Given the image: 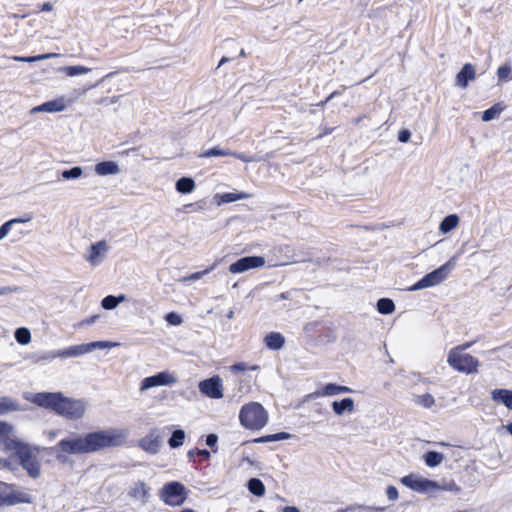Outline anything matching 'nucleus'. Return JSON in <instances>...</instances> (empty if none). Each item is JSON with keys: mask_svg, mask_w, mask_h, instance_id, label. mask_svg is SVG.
<instances>
[{"mask_svg": "<svg viewBox=\"0 0 512 512\" xmlns=\"http://www.w3.org/2000/svg\"><path fill=\"white\" fill-rule=\"evenodd\" d=\"M401 483L419 493H431L440 489L437 482L413 474L402 477Z\"/></svg>", "mask_w": 512, "mask_h": 512, "instance_id": "obj_9", "label": "nucleus"}, {"mask_svg": "<svg viewBox=\"0 0 512 512\" xmlns=\"http://www.w3.org/2000/svg\"><path fill=\"white\" fill-rule=\"evenodd\" d=\"M3 449L11 452L18 458L19 464L27 472L28 476L37 479L41 475V459L38 449L16 438L14 431L4 439Z\"/></svg>", "mask_w": 512, "mask_h": 512, "instance_id": "obj_3", "label": "nucleus"}, {"mask_svg": "<svg viewBox=\"0 0 512 512\" xmlns=\"http://www.w3.org/2000/svg\"><path fill=\"white\" fill-rule=\"evenodd\" d=\"M83 169L79 166L72 167L71 169L63 170L61 172V177L64 180H72V179H78L82 176Z\"/></svg>", "mask_w": 512, "mask_h": 512, "instance_id": "obj_36", "label": "nucleus"}, {"mask_svg": "<svg viewBox=\"0 0 512 512\" xmlns=\"http://www.w3.org/2000/svg\"><path fill=\"white\" fill-rule=\"evenodd\" d=\"M414 402L418 405L423 406L424 408H431L435 403V399L431 394L426 393L422 395H416L414 398Z\"/></svg>", "mask_w": 512, "mask_h": 512, "instance_id": "obj_35", "label": "nucleus"}, {"mask_svg": "<svg viewBox=\"0 0 512 512\" xmlns=\"http://www.w3.org/2000/svg\"><path fill=\"white\" fill-rule=\"evenodd\" d=\"M186 207L187 208H191L192 211H200V210L204 209L205 202L204 201H199V202H196L194 204H188Z\"/></svg>", "mask_w": 512, "mask_h": 512, "instance_id": "obj_51", "label": "nucleus"}, {"mask_svg": "<svg viewBox=\"0 0 512 512\" xmlns=\"http://www.w3.org/2000/svg\"><path fill=\"white\" fill-rule=\"evenodd\" d=\"M196 453L202 457L204 460H208L210 458V452L206 449L197 450Z\"/></svg>", "mask_w": 512, "mask_h": 512, "instance_id": "obj_55", "label": "nucleus"}, {"mask_svg": "<svg viewBox=\"0 0 512 512\" xmlns=\"http://www.w3.org/2000/svg\"><path fill=\"white\" fill-rule=\"evenodd\" d=\"M339 385L334 383L326 384L321 391H317V396H333L339 394Z\"/></svg>", "mask_w": 512, "mask_h": 512, "instance_id": "obj_37", "label": "nucleus"}, {"mask_svg": "<svg viewBox=\"0 0 512 512\" xmlns=\"http://www.w3.org/2000/svg\"><path fill=\"white\" fill-rule=\"evenodd\" d=\"M53 9V6L51 3L47 2L43 4L42 10L43 11H51Z\"/></svg>", "mask_w": 512, "mask_h": 512, "instance_id": "obj_63", "label": "nucleus"}, {"mask_svg": "<svg viewBox=\"0 0 512 512\" xmlns=\"http://www.w3.org/2000/svg\"><path fill=\"white\" fill-rule=\"evenodd\" d=\"M98 317H99L98 315H93V316H91V317H89V318H87V319L83 320V321L81 322V325H90V324H93V323H95V322H96V320L98 319Z\"/></svg>", "mask_w": 512, "mask_h": 512, "instance_id": "obj_54", "label": "nucleus"}, {"mask_svg": "<svg viewBox=\"0 0 512 512\" xmlns=\"http://www.w3.org/2000/svg\"><path fill=\"white\" fill-rule=\"evenodd\" d=\"M89 71H90L89 68L80 66V65L65 67V72H66L67 76H69V77L86 74Z\"/></svg>", "mask_w": 512, "mask_h": 512, "instance_id": "obj_39", "label": "nucleus"}, {"mask_svg": "<svg viewBox=\"0 0 512 512\" xmlns=\"http://www.w3.org/2000/svg\"><path fill=\"white\" fill-rule=\"evenodd\" d=\"M340 94V92L338 91H334L332 92L327 98H326V101H330L332 100L334 97L338 96Z\"/></svg>", "mask_w": 512, "mask_h": 512, "instance_id": "obj_64", "label": "nucleus"}, {"mask_svg": "<svg viewBox=\"0 0 512 512\" xmlns=\"http://www.w3.org/2000/svg\"><path fill=\"white\" fill-rule=\"evenodd\" d=\"M125 300L126 296L124 294H120L118 296L108 295L102 299L101 306L105 310H112Z\"/></svg>", "mask_w": 512, "mask_h": 512, "instance_id": "obj_24", "label": "nucleus"}, {"mask_svg": "<svg viewBox=\"0 0 512 512\" xmlns=\"http://www.w3.org/2000/svg\"><path fill=\"white\" fill-rule=\"evenodd\" d=\"M26 399L70 420L80 419L86 412V403L83 400L66 397L61 392H38Z\"/></svg>", "mask_w": 512, "mask_h": 512, "instance_id": "obj_2", "label": "nucleus"}, {"mask_svg": "<svg viewBox=\"0 0 512 512\" xmlns=\"http://www.w3.org/2000/svg\"><path fill=\"white\" fill-rule=\"evenodd\" d=\"M8 495V485L0 482V505H6V498Z\"/></svg>", "mask_w": 512, "mask_h": 512, "instance_id": "obj_45", "label": "nucleus"}, {"mask_svg": "<svg viewBox=\"0 0 512 512\" xmlns=\"http://www.w3.org/2000/svg\"><path fill=\"white\" fill-rule=\"evenodd\" d=\"M163 441L158 428H152L150 432L139 440L138 446L150 455L157 454Z\"/></svg>", "mask_w": 512, "mask_h": 512, "instance_id": "obj_10", "label": "nucleus"}, {"mask_svg": "<svg viewBox=\"0 0 512 512\" xmlns=\"http://www.w3.org/2000/svg\"><path fill=\"white\" fill-rule=\"evenodd\" d=\"M411 133L407 129H402L398 133V140L402 143H406L410 140Z\"/></svg>", "mask_w": 512, "mask_h": 512, "instance_id": "obj_47", "label": "nucleus"}, {"mask_svg": "<svg viewBox=\"0 0 512 512\" xmlns=\"http://www.w3.org/2000/svg\"><path fill=\"white\" fill-rule=\"evenodd\" d=\"M283 512H300L297 507L287 506L283 509Z\"/></svg>", "mask_w": 512, "mask_h": 512, "instance_id": "obj_59", "label": "nucleus"}, {"mask_svg": "<svg viewBox=\"0 0 512 512\" xmlns=\"http://www.w3.org/2000/svg\"><path fill=\"white\" fill-rule=\"evenodd\" d=\"M13 432V427L4 421H0V444L4 447V439Z\"/></svg>", "mask_w": 512, "mask_h": 512, "instance_id": "obj_42", "label": "nucleus"}, {"mask_svg": "<svg viewBox=\"0 0 512 512\" xmlns=\"http://www.w3.org/2000/svg\"><path fill=\"white\" fill-rule=\"evenodd\" d=\"M239 420L246 429L260 430L268 422V413L260 403L250 402L241 408Z\"/></svg>", "mask_w": 512, "mask_h": 512, "instance_id": "obj_5", "label": "nucleus"}, {"mask_svg": "<svg viewBox=\"0 0 512 512\" xmlns=\"http://www.w3.org/2000/svg\"><path fill=\"white\" fill-rule=\"evenodd\" d=\"M199 391L212 399H220L223 397V385L219 376L200 381L198 384Z\"/></svg>", "mask_w": 512, "mask_h": 512, "instance_id": "obj_11", "label": "nucleus"}, {"mask_svg": "<svg viewBox=\"0 0 512 512\" xmlns=\"http://www.w3.org/2000/svg\"><path fill=\"white\" fill-rule=\"evenodd\" d=\"M31 495L23 490H17L8 486V495L6 505H16L20 503H31Z\"/></svg>", "mask_w": 512, "mask_h": 512, "instance_id": "obj_17", "label": "nucleus"}, {"mask_svg": "<svg viewBox=\"0 0 512 512\" xmlns=\"http://www.w3.org/2000/svg\"><path fill=\"white\" fill-rule=\"evenodd\" d=\"M232 61V58L230 57H222V59L220 60L219 64H218V68L222 65H224L225 63H228Z\"/></svg>", "mask_w": 512, "mask_h": 512, "instance_id": "obj_62", "label": "nucleus"}, {"mask_svg": "<svg viewBox=\"0 0 512 512\" xmlns=\"http://www.w3.org/2000/svg\"><path fill=\"white\" fill-rule=\"evenodd\" d=\"M119 345L120 344L117 342L95 341V342H91V343L71 346L64 350L46 352L44 355L41 356V359L52 360V359H55L58 357H61V358L79 357L84 354L90 353V352L94 351L95 349H109V348L118 347Z\"/></svg>", "mask_w": 512, "mask_h": 512, "instance_id": "obj_4", "label": "nucleus"}, {"mask_svg": "<svg viewBox=\"0 0 512 512\" xmlns=\"http://www.w3.org/2000/svg\"><path fill=\"white\" fill-rule=\"evenodd\" d=\"M247 198H249V194L244 193V192H240V193L228 192V193H224V194H216L215 195V199H216L218 205H221L224 203H231L234 201L247 199Z\"/></svg>", "mask_w": 512, "mask_h": 512, "instance_id": "obj_21", "label": "nucleus"}, {"mask_svg": "<svg viewBox=\"0 0 512 512\" xmlns=\"http://www.w3.org/2000/svg\"><path fill=\"white\" fill-rule=\"evenodd\" d=\"M365 509H367L368 511H371V512H383L384 511L383 507H366Z\"/></svg>", "mask_w": 512, "mask_h": 512, "instance_id": "obj_60", "label": "nucleus"}, {"mask_svg": "<svg viewBox=\"0 0 512 512\" xmlns=\"http://www.w3.org/2000/svg\"><path fill=\"white\" fill-rule=\"evenodd\" d=\"M229 156H232V157H235L243 162H252L254 161L253 158L247 156L246 154L244 153H238V152H233L232 151V154H229Z\"/></svg>", "mask_w": 512, "mask_h": 512, "instance_id": "obj_48", "label": "nucleus"}, {"mask_svg": "<svg viewBox=\"0 0 512 512\" xmlns=\"http://www.w3.org/2000/svg\"><path fill=\"white\" fill-rule=\"evenodd\" d=\"M387 498L391 501H395L398 498V490L395 486H388L386 489Z\"/></svg>", "mask_w": 512, "mask_h": 512, "instance_id": "obj_46", "label": "nucleus"}, {"mask_svg": "<svg viewBox=\"0 0 512 512\" xmlns=\"http://www.w3.org/2000/svg\"><path fill=\"white\" fill-rule=\"evenodd\" d=\"M474 343H475V341L466 342V343H463V344L455 347L454 349H458L460 353H463V351L469 349Z\"/></svg>", "mask_w": 512, "mask_h": 512, "instance_id": "obj_52", "label": "nucleus"}, {"mask_svg": "<svg viewBox=\"0 0 512 512\" xmlns=\"http://www.w3.org/2000/svg\"><path fill=\"white\" fill-rule=\"evenodd\" d=\"M444 456L437 451H428L424 455L425 464L429 467H436L442 463Z\"/></svg>", "mask_w": 512, "mask_h": 512, "instance_id": "obj_30", "label": "nucleus"}, {"mask_svg": "<svg viewBox=\"0 0 512 512\" xmlns=\"http://www.w3.org/2000/svg\"><path fill=\"white\" fill-rule=\"evenodd\" d=\"M217 266V263L215 262L212 266H210L209 268L203 270V271H199V272H195V273H192L186 277H184L182 279L183 282H187V281H196L200 278H202L204 275L210 273L212 270H214Z\"/></svg>", "mask_w": 512, "mask_h": 512, "instance_id": "obj_38", "label": "nucleus"}, {"mask_svg": "<svg viewBox=\"0 0 512 512\" xmlns=\"http://www.w3.org/2000/svg\"><path fill=\"white\" fill-rule=\"evenodd\" d=\"M109 251V246L106 241L101 240L92 244L85 255V259L92 265L97 266L102 263Z\"/></svg>", "mask_w": 512, "mask_h": 512, "instance_id": "obj_14", "label": "nucleus"}, {"mask_svg": "<svg viewBox=\"0 0 512 512\" xmlns=\"http://www.w3.org/2000/svg\"><path fill=\"white\" fill-rule=\"evenodd\" d=\"M14 336L16 341L21 345H26L31 341V333L25 327L17 328Z\"/></svg>", "mask_w": 512, "mask_h": 512, "instance_id": "obj_34", "label": "nucleus"}, {"mask_svg": "<svg viewBox=\"0 0 512 512\" xmlns=\"http://www.w3.org/2000/svg\"><path fill=\"white\" fill-rule=\"evenodd\" d=\"M42 108L44 109V112L54 113L63 111L66 108V105L64 103V99L61 98L43 103Z\"/></svg>", "mask_w": 512, "mask_h": 512, "instance_id": "obj_28", "label": "nucleus"}, {"mask_svg": "<svg viewBox=\"0 0 512 512\" xmlns=\"http://www.w3.org/2000/svg\"><path fill=\"white\" fill-rule=\"evenodd\" d=\"M54 56H55V54H42V55H38V56H28V57L15 56V57H13V59L15 61H18V62L32 63V62H35V61H40V60L48 59V58H51V57H54Z\"/></svg>", "mask_w": 512, "mask_h": 512, "instance_id": "obj_40", "label": "nucleus"}, {"mask_svg": "<svg viewBox=\"0 0 512 512\" xmlns=\"http://www.w3.org/2000/svg\"><path fill=\"white\" fill-rule=\"evenodd\" d=\"M95 172L99 176L116 175L120 168L114 161H103L95 165Z\"/></svg>", "mask_w": 512, "mask_h": 512, "instance_id": "obj_20", "label": "nucleus"}, {"mask_svg": "<svg viewBox=\"0 0 512 512\" xmlns=\"http://www.w3.org/2000/svg\"><path fill=\"white\" fill-rule=\"evenodd\" d=\"M291 437V435L289 433H286V432H280V433H276L275 434V437L274 439H276V441H280V440H286V439H289Z\"/></svg>", "mask_w": 512, "mask_h": 512, "instance_id": "obj_53", "label": "nucleus"}, {"mask_svg": "<svg viewBox=\"0 0 512 512\" xmlns=\"http://www.w3.org/2000/svg\"><path fill=\"white\" fill-rule=\"evenodd\" d=\"M185 431L182 429H177L173 431L171 437L168 440V444L172 449L178 448L183 445L185 440Z\"/></svg>", "mask_w": 512, "mask_h": 512, "instance_id": "obj_31", "label": "nucleus"}, {"mask_svg": "<svg viewBox=\"0 0 512 512\" xmlns=\"http://www.w3.org/2000/svg\"><path fill=\"white\" fill-rule=\"evenodd\" d=\"M459 224V217L456 214L446 216L439 225V230L446 234L455 229Z\"/></svg>", "mask_w": 512, "mask_h": 512, "instance_id": "obj_23", "label": "nucleus"}, {"mask_svg": "<svg viewBox=\"0 0 512 512\" xmlns=\"http://www.w3.org/2000/svg\"><path fill=\"white\" fill-rule=\"evenodd\" d=\"M247 487L249 492L257 497H261L265 494V486L258 478H251L248 481Z\"/></svg>", "mask_w": 512, "mask_h": 512, "instance_id": "obj_27", "label": "nucleus"}, {"mask_svg": "<svg viewBox=\"0 0 512 512\" xmlns=\"http://www.w3.org/2000/svg\"><path fill=\"white\" fill-rule=\"evenodd\" d=\"M31 220V217H28L26 219L21 218H14L7 222H5L3 225L0 226V241L4 239L8 233L10 232L12 226L16 223H25Z\"/></svg>", "mask_w": 512, "mask_h": 512, "instance_id": "obj_32", "label": "nucleus"}, {"mask_svg": "<svg viewBox=\"0 0 512 512\" xmlns=\"http://www.w3.org/2000/svg\"><path fill=\"white\" fill-rule=\"evenodd\" d=\"M150 488L143 481H137L133 483L127 492L128 497L139 500L143 504L147 502L149 497Z\"/></svg>", "mask_w": 512, "mask_h": 512, "instance_id": "obj_15", "label": "nucleus"}, {"mask_svg": "<svg viewBox=\"0 0 512 512\" xmlns=\"http://www.w3.org/2000/svg\"><path fill=\"white\" fill-rule=\"evenodd\" d=\"M510 74H511V67L509 65L500 66L497 70V75H498L499 80L505 81V80L512 78L510 76Z\"/></svg>", "mask_w": 512, "mask_h": 512, "instance_id": "obj_43", "label": "nucleus"}, {"mask_svg": "<svg viewBox=\"0 0 512 512\" xmlns=\"http://www.w3.org/2000/svg\"><path fill=\"white\" fill-rule=\"evenodd\" d=\"M20 409L19 403L7 396L0 397V415L7 414L9 412L17 411Z\"/></svg>", "mask_w": 512, "mask_h": 512, "instance_id": "obj_25", "label": "nucleus"}, {"mask_svg": "<svg viewBox=\"0 0 512 512\" xmlns=\"http://www.w3.org/2000/svg\"><path fill=\"white\" fill-rule=\"evenodd\" d=\"M456 266V257L450 258L445 264L432 272L426 274L423 278L412 285L410 291H418L421 289L436 286L448 278L452 270Z\"/></svg>", "mask_w": 512, "mask_h": 512, "instance_id": "obj_6", "label": "nucleus"}, {"mask_svg": "<svg viewBox=\"0 0 512 512\" xmlns=\"http://www.w3.org/2000/svg\"><path fill=\"white\" fill-rule=\"evenodd\" d=\"M377 310L380 314L389 315L394 312L395 304L389 298H380L377 301Z\"/></svg>", "mask_w": 512, "mask_h": 512, "instance_id": "obj_29", "label": "nucleus"}, {"mask_svg": "<svg viewBox=\"0 0 512 512\" xmlns=\"http://www.w3.org/2000/svg\"><path fill=\"white\" fill-rule=\"evenodd\" d=\"M274 437H275V434L265 435V436H261L259 438L254 439L253 442H256V443L273 442V441H276V439H274Z\"/></svg>", "mask_w": 512, "mask_h": 512, "instance_id": "obj_49", "label": "nucleus"}, {"mask_svg": "<svg viewBox=\"0 0 512 512\" xmlns=\"http://www.w3.org/2000/svg\"><path fill=\"white\" fill-rule=\"evenodd\" d=\"M126 433L119 429H105L84 435L73 434L60 440L57 448L66 454H88L105 448L117 447L124 443Z\"/></svg>", "mask_w": 512, "mask_h": 512, "instance_id": "obj_1", "label": "nucleus"}, {"mask_svg": "<svg viewBox=\"0 0 512 512\" xmlns=\"http://www.w3.org/2000/svg\"><path fill=\"white\" fill-rule=\"evenodd\" d=\"M232 154V151L228 149H221L219 147H213L211 149L205 150L199 154V157L202 158H210V157H218V156H229Z\"/></svg>", "mask_w": 512, "mask_h": 512, "instance_id": "obj_33", "label": "nucleus"}, {"mask_svg": "<svg viewBox=\"0 0 512 512\" xmlns=\"http://www.w3.org/2000/svg\"><path fill=\"white\" fill-rule=\"evenodd\" d=\"M491 398L494 402L501 403L508 409L512 410V390L494 389L491 392Z\"/></svg>", "mask_w": 512, "mask_h": 512, "instance_id": "obj_18", "label": "nucleus"}, {"mask_svg": "<svg viewBox=\"0 0 512 512\" xmlns=\"http://www.w3.org/2000/svg\"><path fill=\"white\" fill-rule=\"evenodd\" d=\"M176 382V376L167 371H163L144 378L140 389L143 391L157 386H169L175 384Z\"/></svg>", "mask_w": 512, "mask_h": 512, "instance_id": "obj_12", "label": "nucleus"}, {"mask_svg": "<svg viewBox=\"0 0 512 512\" xmlns=\"http://www.w3.org/2000/svg\"><path fill=\"white\" fill-rule=\"evenodd\" d=\"M501 112V108L498 105H494L482 113V120L485 122L493 120Z\"/></svg>", "mask_w": 512, "mask_h": 512, "instance_id": "obj_41", "label": "nucleus"}, {"mask_svg": "<svg viewBox=\"0 0 512 512\" xmlns=\"http://www.w3.org/2000/svg\"><path fill=\"white\" fill-rule=\"evenodd\" d=\"M475 77H476L475 66L470 63H466L463 65L461 70L456 75L455 84L458 87L466 88L468 86V82L470 80H474Z\"/></svg>", "mask_w": 512, "mask_h": 512, "instance_id": "obj_16", "label": "nucleus"}, {"mask_svg": "<svg viewBox=\"0 0 512 512\" xmlns=\"http://www.w3.org/2000/svg\"><path fill=\"white\" fill-rule=\"evenodd\" d=\"M16 288L11 287H0V296L14 292Z\"/></svg>", "mask_w": 512, "mask_h": 512, "instance_id": "obj_56", "label": "nucleus"}, {"mask_svg": "<svg viewBox=\"0 0 512 512\" xmlns=\"http://www.w3.org/2000/svg\"><path fill=\"white\" fill-rule=\"evenodd\" d=\"M217 441H218V437L216 434H209L207 437H206V444L213 448L216 446L217 444Z\"/></svg>", "mask_w": 512, "mask_h": 512, "instance_id": "obj_50", "label": "nucleus"}, {"mask_svg": "<svg viewBox=\"0 0 512 512\" xmlns=\"http://www.w3.org/2000/svg\"><path fill=\"white\" fill-rule=\"evenodd\" d=\"M332 409L335 414L342 415L344 412H352L354 410V401L352 398H343L341 401H334Z\"/></svg>", "mask_w": 512, "mask_h": 512, "instance_id": "obj_22", "label": "nucleus"}, {"mask_svg": "<svg viewBox=\"0 0 512 512\" xmlns=\"http://www.w3.org/2000/svg\"><path fill=\"white\" fill-rule=\"evenodd\" d=\"M176 190L181 194L191 193L195 188V182L190 177H181L176 182Z\"/></svg>", "mask_w": 512, "mask_h": 512, "instance_id": "obj_26", "label": "nucleus"}, {"mask_svg": "<svg viewBox=\"0 0 512 512\" xmlns=\"http://www.w3.org/2000/svg\"><path fill=\"white\" fill-rule=\"evenodd\" d=\"M338 391H339V394H340V393H350V392H352V389H351V388H349V387H347V386H341V385H339V389H338Z\"/></svg>", "mask_w": 512, "mask_h": 512, "instance_id": "obj_58", "label": "nucleus"}, {"mask_svg": "<svg viewBox=\"0 0 512 512\" xmlns=\"http://www.w3.org/2000/svg\"><path fill=\"white\" fill-rule=\"evenodd\" d=\"M38 112H44V109L42 108V104L41 105H38V106H35L31 109V113L34 114V113H38Z\"/></svg>", "mask_w": 512, "mask_h": 512, "instance_id": "obj_61", "label": "nucleus"}, {"mask_svg": "<svg viewBox=\"0 0 512 512\" xmlns=\"http://www.w3.org/2000/svg\"><path fill=\"white\" fill-rule=\"evenodd\" d=\"M447 363L455 370L466 374L476 373L479 361L468 353H460L458 349H451L448 353Z\"/></svg>", "mask_w": 512, "mask_h": 512, "instance_id": "obj_7", "label": "nucleus"}, {"mask_svg": "<svg viewBox=\"0 0 512 512\" xmlns=\"http://www.w3.org/2000/svg\"><path fill=\"white\" fill-rule=\"evenodd\" d=\"M185 486L177 481H172L163 486L159 497L167 505L176 506L184 503L186 499Z\"/></svg>", "mask_w": 512, "mask_h": 512, "instance_id": "obj_8", "label": "nucleus"}, {"mask_svg": "<svg viewBox=\"0 0 512 512\" xmlns=\"http://www.w3.org/2000/svg\"><path fill=\"white\" fill-rule=\"evenodd\" d=\"M264 343L270 350H280L285 344V338L279 332H270L264 337Z\"/></svg>", "mask_w": 512, "mask_h": 512, "instance_id": "obj_19", "label": "nucleus"}, {"mask_svg": "<svg viewBox=\"0 0 512 512\" xmlns=\"http://www.w3.org/2000/svg\"><path fill=\"white\" fill-rule=\"evenodd\" d=\"M165 320L167 321L168 324L173 326H178L182 323L181 316L175 312H170L166 314Z\"/></svg>", "mask_w": 512, "mask_h": 512, "instance_id": "obj_44", "label": "nucleus"}, {"mask_svg": "<svg viewBox=\"0 0 512 512\" xmlns=\"http://www.w3.org/2000/svg\"><path fill=\"white\" fill-rule=\"evenodd\" d=\"M265 259L262 256H245L238 259L229 266V271L233 274L243 273L252 268L264 266Z\"/></svg>", "mask_w": 512, "mask_h": 512, "instance_id": "obj_13", "label": "nucleus"}, {"mask_svg": "<svg viewBox=\"0 0 512 512\" xmlns=\"http://www.w3.org/2000/svg\"><path fill=\"white\" fill-rule=\"evenodd\" d=\"M445 489H447V490H451V491H452V490H455V491H457V492H458V491H460V488H459V487H458L454 482L449 483V484L445 487Z\"/></svg>", "mask_w": 512, "mask_h": 512, "instance_id": "obj_57", "label": "nucleus"}]
</instances>
